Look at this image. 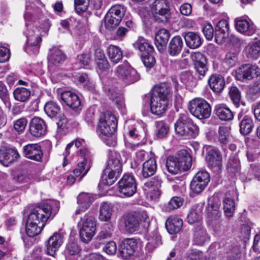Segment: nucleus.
I'll return each mask as SVG.
<instances>
[{"instance_id": "36", "label": "nucleus", "mask_w": 260, "mask_h": 260, "mask_svg": "<svg viewBox=\"0 0 260 260\" xmlns=\"http://www.w3.org/2000/svg\"><path fill=\"white\" fill-rule=\"evenodd\" d=\"M170 38L169 31L165 28L159 29L155 36V44L157 49L161 51Z\"/></svg>"}, {"instance_id": "60", "label": "nucleus", "mask_w": 260, "mask_h": 260, "mask_svg": "<svg viewBox=\"0 0 260 260\" xmlns=\"http://www.w3.org/2000/svg\"><path fill=\"white\" fill-rule=\"evenodd\" d=\"M156 136L158 138H163L167 136L169 131V126L164 122L160 121L157 123Z\"/></svg>"}, {"instance_id": "4", "label": "nucleus", "mask_w": 260, "mask_h": 260, "mask_svg": "<svg viewBox=\"0 0 260 260\" xmlns=\"http://www.w3.org/2000/svg\"><path fill=\"white\" fill-rule=\"evenodd\" d=\"M122 165L123 161L120 154L110 150L100 183L108 186L112 185L121 173Z\"/></svg>"}, {"instance_id": "39", "label": "nucleus", "mask_w": 260, "mask_h": 260, "mask_svg": "<svg viewBox=\"0 0 260 260\" xmlns=\"http://www.w3.org/2000/svg\"><path fill=\"white\" fill-rule=\"evenodd\" d=\"M157 169L156 162L154 158L151 157L143 164L142 175L144 178L152 176Z\"/></svg>"}, {"instance_id": "15", "label": "nucleus", "mask_w": 260, "mask_h": 260, "mask_svg": "<svg viewBox=\"0 0 260 260\" xmlns=\"http://www.w3.org/2000/svg\"><path fill=\"white\" fill-rule=\"evenodd\" d=\"M161 179L158 176L147 181L143 187L144 193L147 198L151 200L158 199L161 194Z\"/></svg>"}, {"instance_id": "45", "label": "nucleus", "mask_w": 260, "mask_h": 260, "mask_svg": "<svg viewBox=\"0 0 260 260\" xmlns=\"http://www.w3.org/2000/svg\"><path fill=\"white\" fill-rule=\"evenodd\" d=\"M166 165L168 172L173 174H177L183 171L181 165L179 164L174 156H170L168 157Z\"/></svg>"}, {"instance_id": "21", "label": "nucleus", "mask_w": 260, "mask_h": 260, "mask_svg": "<svg viewBox=\"0 0 260 260\" xmlns=\"http://www.w3.org/2000/svg\"><path fill=\"white\" fill-rule=\"evenodd\" d=\"M235 27L238 31L250 36L255 32L256 27L250 20L243 18H237L235 20Z\"/></svg>"}, {"instance_id": "48", "label": "nucleus", "mask_w": 260, "mask_h": 260, "mask_svg": "<svg viewBox=\"0 0 260 260\" xmlns=\"http://www.w3.org/2000/svg\"><path fill=\"white\" fill-rule=\"evenodd\" d=\"M239 127L240 132L242 135H248L251 132L253 127L252 119L248 116H244L240 122Z\"/></svg>"}, {"instance_id": "38", "label": "nucleus", "mask_w": 260, "mask_h": 260, "mask_svg": "<svg viewBox=\"0 0 260 260\" xmlns=\"http://www.w3.org/2000/svg\"><path fill=\"white\" fill-rule=\"evenodd\" d=\"M165 224L168 232L170 234H175L181 229L183 221L180 218L171 217L167 220Z\"/></svg>"}, {"instance_id": "62", "label": "nucleus", "mask_w": 260, "mask_h": 260, "mask_svg": "<svg viewBox=\"0 0 260 260\" xmlns=\"http://www.w3.org/2000/svg\"><path fill=\"white\" fill-rule=\"evenodd\" d=\"M27 124V120L25 117H21L16 120L14 123V129L19 133H22Z\"/></svg>"}, {"instance_id": "7", "label": "nucleus", "mask_w": 260, "mask_h": 260, "mask_svg": "<svg viewBox=\"0 0 260 260\" xmlns=\"http://www.w3.org/2000/svg\"><path fill=\"white\" fill-rule=\"evenodd\" d=\"M78 226L81 240L85 243L90 241L96 231V220L94 217L91 214H85L81 218Z\"/></svg>"}, {"instance_id": "12", "label": "nucleus", "mask_w": 260, "mask_h": 260, "mask_svg": "<svg viewBox=\"0 0 260 260\" xmlns=\"http://www.w3.org/2000/svg\"><path fill=\"white\" fill-rule=\"evenodd\" d=\"M125 11V8L121 5L113 6L105 16L106 27L111 29L117 26L123 18Z\"/></svg>"}, {"instance_id": "16", "label": "nucleus", "mask_w": 260, "mask_h": 260, "mask_svg": "<svg viewBox=\"0 0 260 260\" xmlns=\"http://www.w3.org/2000/svg\"><path fill=\"white\" fill-rule=\"evenodd\" d=\"M210 181V175L206 171H199L190 183L191 190L196 193H201Z\"/></svg>"}, {"instance_id": "20", "label": "nucleus", "mask_w": 260, "mask_h": 260, "mask_svg": "<svg viewBox=\"0 0 260 260\" xmlns=\"http://www.w3.org/2000/svg\"><path fill=\"white\" fill-rule=\"evenodd\" d=\"M20 155L14 148H3L0 150V162L8 167L17 161Z\"/></svg>"}, {"instance_id": "11", "label": "nucleus", "mask_w": 260, "mask_h": 260, "mask_svg": "<svg viewBox=\"0 0 260 260\" xmlns=\"http://www.w3.org/2000/svg\"><path fill=\"white\" fill-rule=\"evenodd\" d=\"M79 155L83 159L79 161L77 167L74 170L73 174L80 181L90 168L92 154L87 148L80 149Z\"/></svg>"}, {"instance_id": "23", "label": "nucleus", "mask_w": 260, "mask_h": 260, "mask_svg": "<svg viewBox=\"0 0 260 260\" xmlns=\"http://www.w3.org/2000/svg\"><path fill=\"white\" fill-rule=\"evenodd\" d=\"M106 92H107L109 96L115 102L118 109L121 113H124L125 111V105L123 96L120 90L114 87L109 88L107 85L103 87Z\"/></svg>"}, {"instance_id": "27", "label": "nucleus", "mask_w": 260, "mask_h": 260, "mask_svg": "<svg viewBox=\"0 0 260 260\" xmlns=\"http://www.w3.org/2000/svg\"><path fill=\"white\" fill-rule=\"evenodd\" d=\"M187 47L190 49H197L202 44L203 40L200 35L196 32H184L182 34Z\"/></svg>"}, {"instance_id": "32", "label": "nucleus", "mask_w": 260, "mask_h": 260, "mask_svg": "<svg viewBox=\"0 0 260 260\" xmlns=\"http://www.w3.org/2000/svg\"><path fill=\"white\" fill-rule=\"evenodd\" d=\"M179 164L181 165L183 171L188 170L191 166L192 158L187 151L182 149L177 152L174 156Z\"/></svg>"}, {"instance_id": "35", "label": "nucleus", "mask_w": 260, "mask_h": 260, "mask_svg": "<svg viewBox=\"0 0 260 260\" xmlns=\"http://www.w3.org/2000/svg\"><path fill=\"white\" fill-rule=\"evenodd\" d=\"M184 44L182 38L180 36L174 37L169 44L168 51L171 56H177L182 50Z\"/></svg>"}, {"instance_id": "40", "label": "nucleus", "mask_w": 260, "mask_h": 260, "mask_svg": "<svg viewBox=\"0 0 260 260\" xmlns=\"http://www.w3.org/2000/svg\"><path fill=\"white\" fill-rule=\"evenodd\" d=\"M147 238L148 242L146 245V249L148 252H152L161 243V237L156 230L149 234Z\"/></svg>"}, {"instance_id": "49", "label": "nucleus", "mask_w": 260, "mask_h": 260, "mask_svg": "<svg viewBox=\"0 0 260 260\" xmlns=\"http://www.w3.org/2000/svg\"><path fill=\"white\" fill-rule=\"evenodd\" d=\"M44 110L48 116L54 118L59 114L60 109L56 103L50 101L45 104Z\"/></svg>"}, {"instance_id": "3", "label": "nucleus", "mask_w": 260, "mask_h": 260, "mask_svg": "<svg viewBox=\"0 0 260 260\" xmlns=\"http://www.w3.org/2000/svg\"><path fill=\"white\" fill-rule=\"evenodd\" d=\"M170 92V87L167 83H161L153 87L150 98V111L153 114L160 116L166 112Z\"/></svg>"}, {"instance_id": "8", "label": "nucleus", "mask_w": 260, "mask_h": 260, "mask_svg": "<svg viewBox=\"0 0 260 260\" xmlns=\"http://www.w3.org/2000/svg\"><path fill=\"white\" fill-rule=\"evenodd\" d=\"M189 112L194 117L204 119L208 118L211 114V108L209 103L202 98H194L188 105Z\"/></svg>"}, {"instance_id": "37", "label": "nucleus", "mask_w": 260, "mask_h": 260, "mask_svg": "<svg viewBox=\"0 0 260 260\" xmlns=\"http://www.w3.org/2000/svg\"><path fill=\"white\" fill-rule=\"evenodd\" d=\"M203 207V204H198L191 208L187 216V222L189 224H193L201 220Z\"/></svg>"}, {"instance_id": "26", "label": "nucleus", "mask_w": 260, "mask_h": 260, "mask_svg": "<svg viewBox=\"0 0 260 260\" xmlns=\"http://www.w3.org/2000/svg\"><path fill=\"white\" fill-rule=\"evenodd\" d=\"M62 101L69 107L78 109L81 106L79 97L71 91H63L60 95Z\"/></svg>"}, {"instance_id": "44", "label": "nucleus", "mask_w": 260, "mask_h": 260, "mask_svg": "<svg viewBox=\"0 0 260 260\" xmlns=\"http://www.w3.org/2000/svg\"><path fill=\"white\" fill-rule=\"evenodd\" d=\"M107 51L110 59L115 63L118 62L122 58V51L117 46L110 45Z\"/></svg>"}, {"instance_id": "31", "label": "nucleus", "mask_w": 260, "mask_h": 260, "mask_svg": "<svg viewBox=\"0 0 260 260\" xmlns=\"http://www.w3.org/2000/svg\"><path fill=\"white\" fill-rule=\"evenodd\" d=\"M216 115L221 120L228 121L233 119L234 114L224 104L216 105L214 108Z\"/></svg>"}, {"instance_id": "42", "label": "nucleus", "mask_w": 260, "mask_h": 260, "mask_svg": "<svg viewBox=\"0 0 260 260\" xmlns=\"http://www.w3.org/2000/svg\"><path fill=\"white\" fill-rule=\"evenodd\" d=\"M113 212L112 205L107 202L101 204L100 208L99 219L101 221H108L110 220Z\"/></svg>"}, {"instance_id": "52", "label": "nucleus", "mask_w": 260, "mask_h": 260, "mask_svg": "<svg viewBox=\"0 0 260 260\" xmlns=\"http://www.w3.org/2000/svg\"><path fill=\"white\" fill-rule=\"evenodd\" d=\"M210 237L205 229H201L194 232L193 242L196 245H202L208 241Z\"/></svg>"}, {"instance_id": "2", "label": "nucleus", "mask_w": 260, "mask_h": 260, "mask_svg": "<svg viewBox=\"0 0 260 260\" xmlns=\"http://www.w3.org/2000/svg\"><path fill=\"white\" fill-rule=\"evenodd\" d=\"M35 4L31 2H26L25 12L24 18L25 21L26 29L24 31L27 40L25 51L29 54H36L39 51L40 43L42 41L40 33L36 27H35L32 12L35 11Z\"/></svg>"}, {"instance_id": "6", "label": "nucleus", "mask_w": 260, "mask_h": 260, "mask_svg": "<svg viewBox=\"0 0 260 260\" xmlns=\"http://www.w3.org/2000/svg\"><path fill=\"white\" fill-rule=\"evenodd\" d=\"M117 120L114 115L109 111L101 113L97 124L96 132L100 135L112 136L115 132Z\"/></svg>"}, {"instance_id": "5", "label": "nucleus", "mask_w": 260, "mask_h": 260, "mask_svg": "<svg viewBox=\"0 0 260 260\" xmlns=\"http://www.w3.org/2000/svg\"><path fill=\"white\" fill-rule=\"evenodd\" d=\"M176 133L186 138H194L199 133V128L187 114L182 113L174 124Z\"/></svg>"}, {"instance_id": "61", "label": "nucleus", "mask_w": 260, "mask_h": 260, "mask_svg": "<svg viewBox=\"0 0 260 260\" xmlns=\"http://www.w3.org/2000/svg\"><path fill=\"white\" fill-rule=\"evenodd\" d=\"M148 156V152L143 150L138 151L136 153V157L134 162L132 164L133 168H137L138 165L144 160Z\"/></svg>"}, {"instance_id": "54", "label": "nucleus", "mask_w": 260, "mask_h": 260, "mask_svg": "<svg viewBox=\"0 0 260 260\" xmlns=\"http://www.w3.org/2000/svg\"><path fill=\"white\" fill-rule=\"evenodd\" d=\"M246 51L252 57L256 58L260 54V40H254L247 45Z\"/></svg>"}, {"instance_id": "1", "label": "nucleus", "mask_w": 260, "mask_h": 260, "mask_svg": "<svg viewBox=\"0 0 260 260\" xmlns=\"http://www.w3.org/2000/svg\"><path fill=\"white\" fill-rule=\"evenodd\" d=\"M59 202L49 201L44 204L30 208L26 222V233L30 237L39 234L45 226V222L52 219L58 212Z\"/></svg>"}, {"instance_id": "57", "label": "nucleus", "mask_w": 260, "mask_h": 260, "mask_svg": "<svg viewBox=\"0 0 260 260\" xmlns=\"http://www.w3.org/2000/svg\"><path fill=\"white\" fill-rule=\"evenodd\" d=\"M227 169L230 173H235L240 170V160L236 156H233L230 158L227 164Z\"/></svg>"}, {"instance_id": "43", "label": "nucleus", "mask_w": 260, "mask_h": 260, "mask_svg": "<svg viewBox=\"0 0 260 260\" xmlns=\"http://www.w3.org/2000/svg\"><path fill=\"white\" fill-rule=\"evenodd\" d=\"M125 226L126 231L129 233L134 232L138 230L139 220L134 213L126 215L125 219Z\"/></svg>"}, {"instance_id": "53", "label": "nucleus", "mask_w": 260, "mask_h": 260, "mask_svg": "<svg viewBox=\"0 0 260 260\" xmlns=\"http://www.w3.org/2000/svg\"><path fill=\"white\" fill-rule=\"evenodd\" d=\"M223 209L228 217L232 216L235 210V204L233 199L227 194L223 200Z\"/></svg>"}, {"instance_id": "55", "label": "nucleus", "mask_w": 260, "mask_h": 260, "mask_svg": "<svg viewBox=\"0 0 260 260\" xmlns=\"http://www.w3.org/2000/svg\"><path fill=\"white\" fill-rule=\"evenodd\" d=\"M238 62L237 54L233 52H227L223 60V64L225 68H231L236 65Z\"/></svg>"}, {"instance_id": "46", "label": "nucleus", "mask_w": 260, "mask_h": 260, "mask_svg": "<svg viewBox=\"0 0 260 260\" xmlns=\"http://www.w3.org/2000/svg\"><path fill=\"white\" fill-rule=\"evenodd\" d=\"M229 94L231 100L236 107L238 108L241 105H245V103L241 100V92L237 86H231L229 88Z\"/></svg>"}, {"instance_id": "9", "label": "nucleus", "mask_w": 260, "mask_h": 260, "mask_svg": "<svg viewBox=\"0 0 260 260\" xmlns=\"http://www.w3.org/2000/svg\"><path fill=\"white\" fill-rule=\"evenodd\" d=\"M151 10L155 21L158 23H167L171 18L167 0H155L151 5Z\"/></svg>"}, {"instance_id": "13", "label": "nucleus", "mask_w": 260, "mask_h": 260, "mask_svg": "<svg viewBox=\"0 0 260 260\" xmlns=\"http://www.w3.org/2000/svg\"><path fill=\"white\" fill-rule=\"evenodd\" d=\"M118 189L122 197L133 196L137 191L135 177L130 174H124L118 182Z\"/></svg>"}, {"instance_id": "64", "label": "nucleus", "mask_w": 260, "mask_h": 260, "mask_svg": "<svg viewBox=\"0 0 260 260\" xmlns=\"http://www.w3.org/2000/svg\"><path fill=\"white\" fill-rule=\"evenodd\" d=\"M80 251V248L75 242H69L66 247V252L70 255L78 254Z\"/></svg>"}, {"instance_id": "30", "label": "nucleus", "mask_w": 260, "mask_h": 260, "mask_svg": "<svg viewBox=\"0 0 260 260\" xmlns=\"http://www.w3.org/2000/svg\"><path fill=\"white\" fill-rule=\"evenodd\" d=\"M220 202L218 199L213 198L210 200L207 208L208 217L210 220L217 219L220 216Z\"/></svg>"}, {"instance_id": "58", "label": "nucleus", "mask_w": 260, "mask_h": 260, "mask_svg": "<svg viewBox=\"0 0 260 260\" xmlns=\"http://www.w3.org/2000/svg\"><path fill=\"white\" fill-rule=\"evenodd\" d=\"M141 57L144 66L146 68H151L154 66L156 61L154 56V52L149 53V54Z\"/></svg>"}, {"instance_id": "63", "label": "nucleus", "mask_w": 260, "mask_h": 260, "mask_svg": "<svg viewBox=\"0 0 260 260\" xmlns=\"http://www.w3.org/2000/svg\"><path fill=\"white\" fill-rule=\"evenodd\" d=\"M171 66L175 69H183L186 68L188 63V60L185 59L171 60Z\"/></svg>"}, {"instance_id": "33", "label": "nucleus", "mask_w": 260, "mask_h": 260, "mask_svg": "<svg viewBox=\"0 0 260 260\" xmlns=\"http://www.w3.org/2000/svg\"><path fill=\"white\" fill-rule=\"evenodd\" d=\"M133 45L136 50L140 52L141 56L154 52L153 47L142 37H139Z\"/></svg>"}, {"instance_id": "22", "label": "nucleus", "mask_w": 260, "mask_h": 260, "mask_svg": "<svg viewBox=\"0 0 260 260\" xmlns=\"http://www.w3.org/2000/svg\"><path fill=\"white\" fill-rule=\"evenodd\" d=\"M63 242V236L57 233H54L46 242L47 253L48 255L54 256L56 251L59 249Z\"/></svg>"}, {"instance_id": "50", "label": "nucleus", "mask_w": 260, "mask_h": 260, "mask_svg": "<svg viewBox=\"0 0 260 260\" xmlns=\"http://www.w3.org/2000/svg\"><path fill=\"white\" fill-rule=\"evenodd\" d=\"M29 89L24 87L16 88L13 91L14 99L21 102L27 101L30 96Z\"/></svg>"}, {"instance_id": "51", "label": "nucleus", "mask_w": 260, "mask_h": 260, "mask_svg": "<svg viewBox=\"0 0 260 260\" xmlns=\"http://www.w3.org/2000/svg\"><path fill=\"white\" fill-rule=\"evenodd\" d=\"M93 196L89 193H82L78 197V203L83 211H86L93 201Z\"/></svg>"}, {"instance_id": "34", "label": "nucleus", "mask_w": 260, "mask_h": 260, "mask_svg": "<svg viewBox=\"0 0 260 260\" xmlns=\"http://www.w3.org/2000/svg\"><path fill=\"white\" fill-rule=\"evenodd\" d=\"M208 84L211 89L215 92H220L225 86L224 78L220 75H212L208 80Z\"/></svg>"}, {"instance_id": "10", "label": "nucleus", "mask_w": 260, "mask_h": 260, "mask_svg": "<svg viewBox=\"0 0 260 260\" xmlns=\"http://www.w3.org/2000/svg\"><path fill=\"white\" fill-rule=\"evenodd\" d=\"M115 74L117 78L126 85L133 83L140 78L137 72L127 62L119 65Z\"/></svg>"}, {"instance_id": "56", "label": "nucleus", "mask_w": 260, "mask_h": 260, "mask_svg": "<svg viewBox=\"0 0 260 260\" xmlns=\"http://www.w3.org/2000/svg\"><path fill=\"white\" fill-rule=\"evenodd\" d=\"M231 128L226 126H220L218 128V139L219 141L223 144L228 143L231 139Z\"/></svg>"}, {"instance_id": "29", "label": "nucleus", "mask_w": 260, "mask_h": 260, "mask_svg": "<svg viewBox=\"0 0 260 260\" xmlns=\"http://www.w3.org/2000/svg\"><path fill=\"white\" fill-rule=\"evenodd\" d=\"M49 66H57L63 62L66 59L64 53L59 48L53 47L50 49L48 56Z\"/></svg>"}, {"instance_id": "59", "label": "nucleus", "mask_w": 260, "mask_h": 260, "mask_svg": "<svg viewBox=\"0 0 260 260\" xmlns=\"http://www.w3.org/2000/svg\"><path fill=\"white\" fill-rule=\"evenodd\" d=\"M74 4L77 12L83 13L87 10L89 6V0H75Z\"/></svg>"}, {"instance_id": "24", "label": "nucleus", "mask_w": 260, "mask_h": 260, "mask_svg": "<svg viewBox=\"0 0 260 260\" xmlns=\"http://www.w3.org/2000/svg\"><path fill=\"white\" fill-rule=\"evenodd\" d=\"M137 247V242L134 239H126L123 241L119 248L120 256L127 259L134 254Z\"/></svg>"}, {"instance_id": "25", "label": "nucleus", "mask_w": 260, "mask_h": 260, "mask_svg": "<svg viewBox=\"0 0 260 260\" xmlns=\"http://www.w3.org/2000/svg\"><path fill=\"white\" fill-rule=\"evenodd\" d=\"M191 59L193 61L194 69L198 74L204 76L208 69L206 66V59L201 53L198 52L191 55Z\"/></svg>"}, {"instance_id": "14", "label": "nucleus", "mask_w": 260, "mask_h": 260, "mask_svg": "<svg viewBox=\"0 0 260 260\" xmlns=\"http://www.w3.org/2000/svg\"><path fill=\"white\" fill-rule=\"evenodd\" d=\"M260 75V68L255 64H245L236 71V78L241 81L251 80Z\"/></svg>"}, {"instance_id": "18", "label": "nucleus", "mask_w": 260, "mask_h": 260, "mask_svg": "<svg viewBox=\"0 0 260 260\" xmlns=\"http://www.w3.org/2000/svg\"><path fill=\"white\" fill-rule=\"evenodd\" d=\"M230 26L228 22L225 19L220 20L214 29V38L218 44L224 43L229 35Z\"/></svg>"}, {"instance_id": "47", "label": "nucleus", "mask_w": 260, "mask_h": 260, "mask_svg": "<svg viewBox=\"0 0 260 260\" xmlns=\"http://www.w3.org/2000/svg\"><path fill=\"white\" fill-rule=\"evenodd\" d=\"M74 144H75L76 148H79L81 147V148L80 149H84L86 148L90 151L89 149L86 147V142L84 139L80 138L76 139L75 141H72L68 144L66 147V151L63 153L64 161L62 165L64 167L68 164V162L67 160V157L70 154L69 149L73 146Z\"/></svg>"}, {"instance_id": "28", "label": "nucleus", "mask_w": 260, "mask_h": 260, "mask_svg": "<svg viewBox=\"0 0 260 260\" xmlns=\"http://www.w3.org/2000/svg\"><path fill=\"white\" fill-rule=\"evenodd\" d=\"M206 159L212 168L219 169L221 166L222 157L219 151L216 149L210 148L208 149Z\"/></svg>"}, {"instance_id": "41", "label": "nucleus", "mask_w": 260, "mask_h": 260, "mask_svg": "<svg viewBox=\"0 0 260 260\" xmlns=\"http://www.w3.org/2000/svg\"><path fill=\"white\" fill-rule=\"evenodd\" d=\"M181 81L188 89H191L197 85L198 79L194 77L192 73L189 71L182 72L180 75Z\"/></svg>"}, {"instance_id": "17", "label": "nucleus", "mask_w": 260, "mask_h": 260, "mask_svg": "<svg viewBox=\"0 0 260 260\" xmlns=\"http://www.w3.org/2000/svg\"><path fill=\"white\" fill-rule=\"evenodd\" d=\"M47 129L46 122L39 117L35 116L30 121L29 131L33 137H41L44 136L46 133Z\"/></svg>"}, {"instance_id": "19", "label": "nucleus", "mask_w": 260, "mask_h": 260, "mask_svg": "<svg viewBox=\"0 0 260 260\" xmlns=\"http://www.w3.org/2000/svg\"><path fill=\"white\" fill-rule=\"evenodd\" d=\"M24 156L30 159L37 161H41L43 156L41 146L37 144H28L23 147Z\"/></svg>"}]
</instances>
